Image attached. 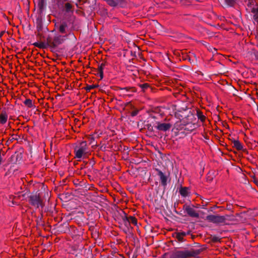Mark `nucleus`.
<instances>
[{
    "mask_svg": "<svg viewBox=\"0 0 258 258\" xmlns=\"http://www.w3.org/2000/svg\"><path fill=\"white\" fill-rule=\"evenodd\" d=\"M68 35H60L57 34L53 37H49L47 39L48 45L52 47H55L62 44L66 39Z\"/></svg>",
    "mask_w": 258,
    "mask_h": 258,
    "instance_id": "f257e3e1",
    "label": "nucleus"
},
{
    "mask_svg": "<svg viewBox=\"0 0 258 258\" xmlns=\"http://www.w3.org/2000/svg\"><path fill=\"white\" fill-rule=\"evenodd\" d=\"M88 147L86 141H82L79 145L75 149V158L78 159L81 158L87 153Z\"/></svg>",
    "mask_w": 258,
    "mask_h": 258,
    "instance_id": "f03ea898",
    "label": "nucleus"
},
{
    "mask_svg": "<svg viewBox=\"0 0 258 258\" xmlns=\"http://www.w3.org/2000/svg\"><path fill=\"white\" fill-rule=\"evenodd\" d=\"M228 217V215L220 216L218 215H210L206 217V220H208L209 222H212L213 223L222 224L225 223L227 220V217Z\"/></svg>",
    "mask_w": 258,
    "mask_h": 258,
    "instance_id": "7ed1b4c3",
    "label": "nucleus"
},
{
    "mask_svg": "<svg viewBox=\"0 0 258 258\" xmlns=\"http://www.w3.org/2000/svg\"><path fill=\"white\" fill-rule=\"evenodd\" d=\"M29 203L33 207L38 208L43 207L44 204L39 195H31L29 197Z\"/></svg>",
    "mask_w": 258,
    "mask_h": 258,
    "instance_id": "20e7f679",
    "label": "nucleus"
},
{
    "mask_svg": "<svg viewBox=\"0 0 258 258\" xmlns=\"http://www.w3.org/2000/svg\"><path fill=\"white\" fill-rule=\"evenodd\" d=\"M183 209L189 216L197 218L199 217V213L194 209L193 206L184 205Z\"/></svg>",
    "mask_w": 258,
    "mask_h": 258,
    "instance_id": "39448f33",
    "label": "nucleus"
},
{
    "mask_svg": "<svg viewBox=\"0 0 258 258\" xmlns=\"http://www.w3.org/2000/svg\"><path fill=\"white\" fill-rule=\"evenodd\" d=\"M171 127V124L169 123L157 122V125L155 127L160 131L166 132L168 131Z\"/></svg>",
    "mask_w": 258,
    "mask_h": 258,
    "instance_id": "423d86ee",
    "label": "nucleus"
},
{
    "mask_svg": "<svg viewBox=\"0 0 258 258\" xmlns=\"http://www.w3.org/2000/svg\"><path fill=\"white\" fill-rule=\"evenodd\" d=\"M194 255L192 251L185 250L177 252L176 256L179 258H188Z\"/></svg>",
    "mask_w": 258,
    "mask_h": 258,
    "instance_id": "0eeeda50",
    "label": "nucleus"
},
{
    "mask_svg": "<svg viewBox=\"0 0 258 258\" xmlns=\"http://www.w3.org/2000/svg\"><path fill=\"white\" fill-rule=\"evenodd\" d=\"M156 171L158 172V175L160 177L162 185H163V186L166 185L167 179L166 176H165L161 170L159 169H156Z\"/></svg>",
    "mask_w": 258,
    "mask_h": 258,
    "instance_id": "6e6552de",
    "label": "nucleus"
},
{
    "mask_svg": "<svg viewBox=\"0 0 258 258\" xmlns=\"http://www.w3.org/2000/svg\"><path fill=\"white\" fill-rule=\"evenodd\" d=\"M8 118V115L6 111H3L0 113V123L2 124H5Z\"/></svg>",
    "mask_w": 258,
    "mask_h": 258,
    "instance_id": "1a4fd4ad",
    "label": "nucleus"
},
{
    "mask_svg": "<svg viewBox=\"0 0 258 258\" xmlns=\"http://www.w3.org/2000/svg\"><path fill=\"white\" fill-rule=\"evenodd\" d=\"M67 28V24L66 23H62L59 26L58 31L60 33L62 34L67 35L66 32Z\"/></svg>",
    "mask_w": 258,
    "mask_h": 258,
    "instance_id": "9d476101",
    "label": "nucleus"
},
{
    "mask_svg": "<svg viewBox=\"0 0 258 258\" xmlns=\"http://www.w3.org/2000/svg\"><path fill=\"white\" fill-rule=\"evenodd\" d=\"M233 147L236 148L237 150H241L243 149L242 144L238 140H234L232 141Z\"/></svg>",
    "mask_w": 258,
    "mask_h": 258,
    "instance_id": "9b49d317",
    "label": "nucleus"
},
{
    "mask_svg": "<svg viewBox=\"0 0 258 258\" xmlns=\"http://www.w3.org/2000/svg\"><path fill=\"white\" fill-rule=\"evenodd\" d=\"M105 67V63H102L99 66L98 68V74L99 75L100 79H102L103 78V70Z\"/></svg>",
    "mask_w": 258,
    "mask_h": 258,
    "instance_id": "f8f14e48",
    "label": "nucleus"
},
{
    "mask_svg": "<svg viewBox=\"0 0 258 258\" xmlns=\"http://www.w3.org/2000/svg\"><path fill=\"white\" fill-rule=\"evenodd\" d=\"M126 220L128 223H132L134 225L136 226L137 225V219L135 217L129 216L126 217Z\"/></svg>",
    "mask_w": 258,
    "mask_h": 258,
    "instance_id": "ddd939ff",
    "label": "nucleus"
},
{
    "mask_svg": "<svg viewBox=\"0 0 258 258\" xmlns=\"http://www.w3.org/2000/svg\"><path fill=\"white\" fill-rule=\"evenodd\" d=\"M116 4V7H120L121 8L125 7L126 6L127 2L126 0H115Z\"/></svg>",
    "mask_w": 258,
    "mask_h": 258,
    "instance_id": "4468645a",
    "label": "nucleus"
},
{
    "mask_svg": "<svg viewBox=\"0 0 258 258\" xmlns=\"http://www.w3.org/2000/svg\"><path fill=\"white\" fill-rule=\"evenodd\" d=\"M251 13L253 14V20L258 23V7L256 8H253L251 10Z\"/></svg>",
    "mask_w": 258,
    "mask_h": 258,
    "instance_id": "2eb2a0df",
    "label": "nucleus"
},
{
    "mask_svg": "<svg viewBox=\"0 0 258 258\" xmlns=\"http://www.w3.org/2000/svg\"><path fill=\"white\" fill-rule=\"evenodd\" d=\"M179 192L182 197H186L188 194V188L186 187H182L179 190Z\"/></svg>",
    "mask_w": 258,
    "mask_h": 258,
    "instance_id": "dca6fc26",
    "label": "nucleus"
},
{
    "mask_svg": "<svg viewBox=\"0 0 258 258\" xmlns=\"http://www.w3.org/2000/svg\"><path fill=\"white\" fill-rule=\"evenodd\" d=\"M197 115L199 119H200L202 122H204L206 119V116L203 114V113L199 111H197Z\"/></svg>",
    "mask_w": 258,
    "mask_h": 258,
    "instance_id": "f3484780",
    "label": "nucleus"
},
{
    "mask_svg": "<svg viewBox=\"0 0 258 258\" xmlns=\"http://www.w3.org/2000/svg\"><path fill=\"white\" fill-rule=\"evenodd\" d=\"M33 45L39 48H44L46 47L45 43L42 42H36Z\"/></svg>",
    "mask_w": 258,
    "mask_h": 258,
    "instance_id": "a211bd4d",
    "label": "nucleus"
},
{
    "mask_svg": "<svg viewBox=\"0 0 258 258\" xmlns=\"http://www.w3.org/2000/svg\"><path fill=\"white\" fill-rule=\"evenodd\" d=\"M72 4H71L70 3H67L65 4V5H64V8H65V11L66 12H73V11L72 10Z\"/></svg>",
    "mask_w": 258,
    "mask_h": 258,
    "instance_id": "6ab92c4d",
    "label": "nucleus"
},
{
    "mask_svg": "<svg viewBox=\"0 0 258 258\" xmlns=\"http://www.w3.org/2000/svg\"><path fill=\"white\" fill-rule=\"evenodd\" d=\"M24 104L29 108H31L33 106L32 101L30 99H26L24 102Z\"/></svg>",
    "mask_w": 258,
    "mask_h": 258,
    "instance_id": "aec40b11",
    "label": "nucleus"
},
{
    "mask_svg": "<svg viewBox=\"0 0 258 258\" xmlns=\"http://www.w3.org/2000/svg\"><path fill=\"white\" fill-rule=\"evenodd\" d=\"M106 3L109 5L110 6L112 7H116V2H115V0H103Z\"/></svg>",
    "mask_w": 258,
    "mask_h": 258,
    "instance_id": "412c9836",
    "label": "nucleus"
},
{
    "mask_svg": "<svg viewBox=\"0 0 258 258\" xmlns=\"http://www.w3.org/2000/svg\"><path fill=\"white\" fill-rule=\"evenodd\" d=\"M96 87H97V86L95 85H87L85 88V90L87 92H89V91H90L92 89L96 88Z\"/></svg>",
    "mask_w": 258,
    "mask_h": 258,
    "instance_id": "4be33fe9",
    "label": "nucleus"
},
{
    "mask_svg": "<svg viewBox=\"0 0 258 258\" xmlns=\"http://www.w3.org/2000/svg\"><path fill=\"white\" fill-rule=\"evenodd\" d=\"M17 161V158L15 157V155H12L10 159H9V163H13L15 164Z\"/></svg>",
    "mask_w": 258,
    "mask_h": 258,
    "instance_id": "5701e85b",
    "label": "nucleus"
},
{
    "mask_svg": "<svg viewBox=\"0 0 258 258\" xmlns=\"http://www.w3.org/2000/svg\"><path fill=\"white\" fill-rule=\"evenodd\" d=\"M226 4L230 6H232L235 3V0H225Z\"/></svg>",
    "mask_w": 258,
    "mask_h": 258,
    "instance_id": "b1692460",
    "label": "nucleus"
},
{
    "mask_svg": "<svg viewBox=\"0 0 258 258\" xmlns=\"http://www.w3.org/2000/svg\"><path fill=\"white\" fill-rule=\"evenodd\" d=\"M176 238L179 241H182L183 240V237L181 236L178 232L176 233Z\"/></svg>",
    "mask_w": 258,
    "mask_h": 258,
    "instance_id": "393cba45",
    "label": "nucleus"
},
{
    "mask_svg": "<svg viewBox=\"0 0 258 258\" xmlns=\"http://www.w3.org/2000/svg\"><path fill=\"white\" fill-rule=\"evenodd\" d=\"M140 87L142 88L143 89L145 90L149 87V85L148 83H144L143 84L140 85Z\"/></svg>",
    "mask_w": 258,
    "mask_h": 258,
    "instance_id": "a878e982",
    "label": "nucleus"
},
{
    "mask_svg": "<svg viewBox=\"0 0 258 258\" xmlns=\"http://www.w3.org/2000/svg\"><path fill=\"white\" fill-rule=\"evenodd\" d=\"M121 90H125L126 91H129L130 90L132 89V92H135V89L134 88H128V87H125L123 88H121Z\"/></svg>",
    "mask_w": 258,
    "mask_h": 258,
    "instance_id": "bb28decb",
    "label": "nucleus"
},
{
    "mask_svg": "<svg viewBox=\"0 0 258 258\" xmlns=\"http://www.w3.org/2000/svg\"><path fill=\"white\" fill-rule=\"evenodd\" d=\"M178 233L183 237L186 235V233L185 232H178Z\"/></svg>",
    "mask_w": 258,
    "mask_h": 258,
    "instance_id": "cd10ccee",
    "label": "nucleus"
},
{
    "mask_svg": "<svg viewBox=\"0 0 258 258\" xmlns=\"http://www.w3.org/2000/svg\"><path fill=\"white\" fill-rule=\"evenodd\" d=\"M178 233L183 237L186 235V233L185 232H178Z\"/></svg>",
    "mask_w": 258,
    "mask_h": 258,
    "instance_id": "c85d7f7f",
    "label": "nucleus"
},
{
    "mask_svg": "<svg viewBox=\"0 0 258 258\" xmlns=\"http://www.w3.org/2000/svg\"><path fill=\"white\" fill-rule=\"evenodd\" d=\"M3 33H4V32H2L1 33V34H0V37H1L3 36Z\"/></svg>",
    "mask_w": 258,
    "mask_h": 258,
    "instance_id": "c756f323",
    "label": "nucleus"
},
{
    "mask_svg": "<svg viewBox=\"0 0 258 258\" xmlns=\"http://www.w3.org/2000/svg\"><path fill=\"white\" fill-rule=\"evenodd\" d=\"M249 1V3L251 4L252 3V0H248Z\"/></svg>",
    "mask_w": 258,
    "mask_h": 258,
    "instance_id": "7c9ffc66",
    "label": "nucleus"
},
{
    "mask_svg": "<svg viewBox=\"0 0 258 258\" xmlns=\"http://www.w3.org/2000/svg\"><path fill=\"white\" fill-rule=\"evenodd\" d=\"M64 1H65V0H63Z\"/></svg>",
    "mask_w": 258,
    "mask_h": 258,
    "instance_id": "2f4dec72",
    "label": "nucleus"
}]
</instances>
